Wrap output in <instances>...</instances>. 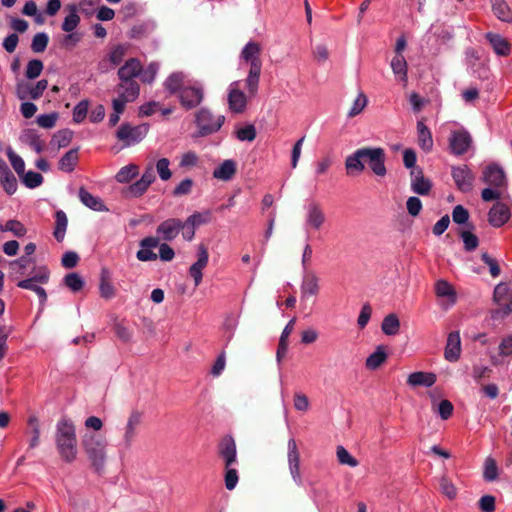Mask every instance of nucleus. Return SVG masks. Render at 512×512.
Wrapping results in <instances>:
<instances>
[{
	"label": "nucleus",
	"mask_w": 512,
	"mask_h": 512,
	"mask_svg": "<svg viewBox=\"0 0 512 512\" xmlns=\"http://www.w3.org/2000/svg\"><path fill=\"white\" fill-rule=\"evenodd\" d=\"M43 67L42 61L38 59L30 60L26 66L25 76L28 79L37 78L41 74Z\"/></svg>",
	"instance_id": "57"
},
{
	"label": "nucleus",
	"mask_w": 512,
	"mask_h": 512,
	"mask_svg": "<svg viewBox=\"0 0 512 512\" xmlns=\"http://www.w3.org/2000/svg\"><path fill=\"white\" fill-rule=\"evenodd\" d=\"M20 141L30 146L37 153H41L44 149V142L40 139V136L34 129L24 130L20 135Z\"/></svg>",
	"instance_id": "34"
},
{
	"label": "nucleus",
	"mask_w": 512,
	"mask_h": 512,
	"mask_svg": "<svg viewBox=\"0 0 512 512\" xmlns=\"http://www.w3.org/2000/svg\"><path fill=\"white\" fill-rule=\"evenodd\" d=\"M252 97L253 96L248 94L247 90L246 93L241 90L240 81L232 82L227 90V102L229 111L234 114L244 113L247 108L248 98Z\"/></svg>",
	"instance_id": "9"
},
{
	"label": "nucleus",
	"mask_w": 512,
	"mask_h": 512,
	"mask_svg": "<svg viewBox=\"0 0 512 512\" xmlns=\"http://www.w3.org/2000/svg\"><path fill=\"white\" fill-rule=\"evenodd\" d=\"M159 66L156 63H151L145 70L142 69L140 73L141 81L144 83H152L157 75Z\"/></svg>",
	"instance_id": "63"
},
{
	"label": "nucleus",
	"mask_w": 512,
	"mask_h": 512,
	"mask_svg": "<svg viewBox=\"0 0 512 512\" xmlns=\"http://www.w3.org/2000/svg\"><path fill=\"white\" fill-rule=\"evenodd\" d=\"M211 219V212L205 211V212H195L192 215H190L183 224H185V228L188 226H191L193 228L200 226L202 224L208 223Z\"/></svg>",
	"instance_id": "44"
},
{
	"label": "nucleus",
	"mask_w": 512,
	"mask_h": 512,
	"mask_svg": "<svg viewBox=\"0 0 512 512\" xmlns=\"http://www.w3.org/2000/svg\"><path fill=\"white\" fill-rule=\"evenodd\" d=\"M55 443L61 459L67 463L76 460L77 436L76 428L72 420L61 418L56 424Z\"/></svg>",
	"instance_id": "3"
},
{
	"label": "nucleus",
	"mask_w": 512,
	"mask_h": 512,
	"mask_svg": "<svg viewBox=\"0 0 512 512\" xmlns=\"http://www.w3.org/2000/svg\"><path fill=\"white\" fill-rule=\"evenodd\" d=\"M159 237L149 236L140 241L141 249L137 252L136 257L138 260L147 262L155 261L157 254L152 251L153 248L158 247Z\"/></svg>",
	"instance_id": "23"
},
{
	"label": "nucleus",
	"mask_w": 512,
	"mask_h": 512,
	"mask_svg": "<svg viewBox=\"0 0 512 512\" xmlns=\"http://www.w3.org/2000/svg\"><path fill=\"white\" fill-rule=\"evenodd\" d=\"M482 180L489 186L500 189L507 184L505 173L497 164H490L483 170Z\"/></svg>",
	"instance_id": "16"
},
{
	"label": "nucleus",
	"mask_w": 512,
	"mask_h": 512,
	"mask_svg": "<svg viewBox=\"0 0 512 512\" xmlns=\"http://www.w3.org/2000/svg\"><path fill=\"white\" fill-rule=\"evenodd\" d=\"M367 163L377 176H385V151L381 147H362L355 150L345 159V169L348 176H358L365 170Z\"/></svg>",
	"instance_id": "1"
},
{
	"label": "nucleus",
	"mask_w": 512,
	"mask_h": 512,
	"mask_svg": "<svg viewBox=\"0 0 512 512\" xmlns=\"http://www.w3.org/2000/svg\"><path fill=\"white\" fill-rule=\"evenodd\" d=\"M148 188L149 186L139 179L135 183L128 186L124 190V194L127 197L137 198L142 196L147 191Z\"/></svg>",
	"instance_id": "48"
},
{
	"label": "nucleus",
	"mask_w": 512,
	"mask_h": 512,
	"mask_svg": "<svg viewBox=\"0 0 512 512\" xmlns=\"http://www.w3.org/2000/svg\"><path fill=\"white\" fill-rule=\"evenodd\" d=\"M0 185L4 189V191L13 195L18 187L17 179L14 174L11 172L7 163L0 157Z\"/></svg>",
	"instance_id": "24"
},
{
	"label": "nucleus",
	"mask_w": 512,
	"mask_h": 512,
	"mask_svg": "<svg viewBox=\"0 0 512 512\" xmlns=\"http://www.w3.org/2000/svg\"><path fill=\"white\" fill-rule=\"evenodd\" d=\"M7 156L15 172L19 176H22L25 172L24 160L19 155H17L12 149L7 150Z\"/></svg>",
	"instance_id": "54"
},
{
	"label": "nucleus",
	"mask_w": 512,
	"mask_h": 512,
	"mask_svg": "<svg viewBox=\"0 0 512 512\" xmlns=\"http://www.w3.org/2000/svg\"><path fill=\"white\" fill-rule=\"evenodd\" d=\"M148 126L145 124L131 126L123 124L117 130L116 136L125 146H131L139 143L148 133Z\"/></svg>",
	"instance_id": "11"
},
{
	"label": "nucleus",
	"mask_w": 512,
	"mask_h": 512,
	"mask_svg": "<svg viewBox=\"0 0 512 512\" xmlns=\"http://www.w3.org/2000/svg\"><path fill=\"white\" fill-rule=\"evenodd\" d=\"M510 218L508 206L502 202H497L492 206L488 213V221L493 227L503 226Z\"/></svg>",
	"instance_id": "20"
},
{
	"label": "nucleus",
	"mask_w": 512,
	"mask_h": 512,
	"mask_svg": "<svg viewBox=\"0 0 512 512\" xmlns=\"http://www.w3.org/2000/svg\"><path fill=\"white\" fill-rule=\"evenodd\" d=\"M178 99L186 110L194 109L204 100V88L200 83H190L181 89Z\"/></svg>",
	"instance_id": "10"
},
{
	"label": "nucleus",
	"mask_w": 512,
	"mask_h": 512,
	"mask_svg": "<svg viewBox=\"0 0 512 512\" xmlns=\"http://www.w3.org/2000/svg\"><path fill=\"white\" fill-rule=\"evenodd\" d=\"M139 168L135 164L122 167L116 174L115 179L119 183H128L138 175Z\"/></svg>",
	"instance_id": "43"
},
{
	"label": "nucleus",
	"mask_w": 512,
	"mask_h": 512,
	"mask_svg": "<svg viewBox=\"0 0 512 512\" xmlns=\"http://www.w3.org/2000/svg\"><path fill=\"white\" fill-rule=\"evenodd\" d=\"M38 283L33 281V280H30V279H24V280H21L18 282V287L22 288V289H27V290H32L34 291L38 297L40 298V302L42 304H44L47 300V294H46V291L40 287L39 285H37Z\"/></svg>",
	"instance_id": "45"
},
{
	"label": "nucleus",
	"mask_w": 512,
	"mask_h": 512,
	"mask_svg": "<svg viewBox=\"0 0 512 512\" xmlns=\"http://www.w3.org/2000/svg\"><path fill=\"white\" fill-rule=\"evenodd\" d=\"M142 417V412L138 410H133L128 415L118 442V447L121 450L127 451L130 450L131 447L133 446L139 434V428L142 423Z\"/></svg>",
	"instance_id": "6"
},
{
	"label": "nucleus",
	"mask_w": 512,
	"mask_h": 512,
	"mask_svg": "<svg viewBox=\"0 0 512 512\" xmlns=\"http://www.w3.org/2000/svg\"><path fill=\"white\" fill-rule=\"evenodd\" d=\"M261 52V45L257 42L250 41L243 47L240 54L243 64L248 66L245 88L250 96H256L258 92L262 70Z\"/></svg>",
	"instance_id": "2"
},
{
	"label": "nucleus",
	"mask_w": 512,
	"mask_h": 512,
	"mask_svg": "<svg viewBox=\"0 0 512 512\" xmlns=\"http://www.w3.org/2000/svg\"><path fill=\"white\" fill-rule=\"evenodd\" d=\"M218 453L224 463V467L235 466L238 463L236 443L231 436H225L221 440L218 446Z\"/></svg>",
	"instance_id": "15"
},
{
	"label": "nucleus",
	"mask_w": 512,
	"mask_h": 512,
	"mask_svg": "<svg viewBox=\"0 0 512 512\" xmlns=\"http://www.w3.org/2000/svg\"><path fill=\"white\" fill-rule=\"evenodd\" d=\"M437 297L443 299L447 306H453L457 300V293L454 287L446 280L440 279L435 283Z\"/></svg>",
	"instance_id": "26"
},
{
	"label": "nucleus",
	"mask_w": 512,
	"mask_h": 512,
	"mask_svg": "<svg viewBox=\"0 0 512 512\" xmlns=\"http://www.w3.org/2000/svg\"><path fill=\"white\" fill-rule=\"evenodd\" d=\"M235 134L239 141L252 142L256 138V129L254 125L248 124L237 129Z\"/></svg>",
	"instance_id": "53"
},
{
	"label": "nucleus",
	"mask_w": 512,
	"mask_h": 512,
	"mask_svg": "<svg viewBox=\"0 0 512 512\" xmlns=\"http://www.w3.org/2000/svg\"><path fill=\"white\" fill-rule=\"evenodd\" d=\"M432 188V183L425 178L421 169L411 171V190L419 195H428Z\"/></svg>",
	"instance_id": "25"
},
{
	"label": "nucleus",
	"mask_w": 512,
	"mask_h": 512,
	"mask_svg": "<svg viewBox=\"0 0 512 512\" xmlns=\"http://www.w3.org/2000/svg\"><path fill=\"white\" fill-rule=\"evenodd\" d=\"M169 166L170 161L167 158L159 159L154 166V170L156 169L162 181H168L172 177V172Z\"/></svg>",
	"instance_id": "47"
},
{
	"label": "nucleus",
	"mask_w": 512,
	"mask_h": 512,
	"mask_svg": "<svg viewBox=\"0 0 512 512\" xmlns=\"http://www.w3.org/2000/svg\"><path fill=\"white\" fill-rule=\"evenodd\" d=\"M83 450L91 462V465L100 471L103 469L107 459V441L106 439L95 433H86L82 437Z\"/></svg>",
	"instance_id": "4"
},
{
	"label": "nucleus",
	"mask_w": 512,
	"mask_h": 512,
	"mask_svg": "<svg viewBox=\"0 0 512 512\" xmlns=\"http://www.w3.org/2000/svg\"><path fill=\"white\" fill-rule=\"evenodd\" d=\"M127 50H128L127 45L120 44V45L115 46L114 48L111 49V51L108 55L109 61L114 66L119 65L123 61L124 57L126 56Z\"/></svg>",
	"instance_id": "49"
},
{
	"label": "nucleus",
	"mask_w": 512,
	"mask_h": 512,
	"mask_svg": "<svg viewBox=\"0 0 512 512\" xmlns=\"http://www.w3.org/2000/svg\"><path fill=\"white\" fill-rule=\"evenodd\" d=\"M58 117L59 115L56 112L50 114H42L37 117L36 122L42 128L51 129L56 125Z\"/></svg>",
	"instance_id": "59"
},
{
	"label": "nucleus",
	"mask_w": 512,
	"mask_h": 512,
	"mask_svg": "<svg viewBox=\"0 0 512 512\" xmlns=\"http://www.w3.org/2000/svg\"><path fill=\"white\" fill-rule=\"evenodd\" d=\"M387 360V353L384 346H378L376 350L367 357L365 366L369 370H376Z\"/></svg>",
	"instance_id": "37"
},
{
	"label": "nucleus",
	"mask_w": 512,
	"mask_h": 512,
	"mask_svg": "<svg viewBox=\"0 0 512 512\" xmlns=\"http://www.w3.org/2000/svg\"><path fill=\"white\" fill-rule=\"evenodd\" d=\"M452 177L457 187L463 192H469L472 189L474 175L466 165L454 167Z\"/></svg>",
	"instance_id": "18"
},
{
	"label": "nucleus",
	"mask_w": 512,
	"mask_h": 512,
	"mask_svg": "<svg viewBox=\"0 0 512 512\" xmlns=\"http://www.w3.org/2000/svg\"><path fill=\"white\" fill-rule=\"evenodd\" d=\"M367 104H368L367 96L362 91H359L357 93V96L354 99L348 113H347V116L349 118H353V117L359 115L360 113H362L364 111Z\"/></svg>",
	"instance_id": "42"
},
{
	"label": "nucleus",
	"mask_w": 512,
	"mask_h": 512,
	"mask_svg": "<svg viewBox=\"0 0 512 512\" xmlns=\"http://www.w3.org/2000/svg\"><path fill=\"white\" fill-rule=\"evenodd\" d=\"M181 229H185V224L180 219L169 218L161 222L157 227V234L165 241L174 240Z\"/></svg>",
	"instance_id": "17"
},
{
	"label": "nucleus",
	"mask_w": 512,
	"mask_h": 512,
	"mask_svg": "<svg viewBox=\"0 0 512 512\" xmlns=\"http://www.w3.org/2000/svg\"><path fill=\"white\" fill-rule=\"evenodd\" d=\"M301 297L316 296L320 291V278L314 271L305 272L302 278Z\"/></svg>",
	"instance_id": "19"
},
{
	"label": "nucleus",
	"mask_w": 512,
	"mask_h": 512,
	"mask_svg": "<svg viewBox=\"0 0 512 512\" xmlns=\"http://www.w3.org/2000/svg\"><path fill=\"white\" fill-rule=\"evenodd\" d=\"M3 231L12 232L17 237H22L26 234V228L17 220H9L5 223Z\"/></svg>",
	"instance_id": "61"
},
{
	"label": "nucleus",
	"mask_w": 512,
	"mask_h": 512,
	"mask_svg": "<svg viewBox=\"0 0 512 512\" xmlns=\"http://www.w3.org/2000/svg\"><path fill=\"white\" fill-rule=\"evenodd\" d=\"M441 492L450 500H453L457 496V488L446 476L440 479Z\"/></svg>",
	"instance_id": "56"
},
{
	"label": "nucleus",
	"mask_w": 512,
	"mask_h": 512,
	"mask_svg": "<svg viewBox=\"0 0 512 512\" xmlns=\"http://www.w3.org/2000/svg\"><path fill=\"white\" fill-rule=\"evenodd\" d=\"M142 72V64L136 58H130L118 69V77L121 81L136 82L135 77Z\"/></svg>",
	"instance_id": "22"
},
{
	"label": "nucleus",
	"mask_w": 512,
	"mask_h": 512,
	"mask_svg": "<svg viewBox=\"0 0 512 512\" xmlns=\"http://www.w3.org/2000/svg\"><path fill=\"white\" fill-rule=\"evenodd\" d=\"M406 208L412 217H416L419 215L421 209H422V202L421 200L416 196H411L406 201Z\"/></svg>",
	"instance_id": "64"
},
{
	"label": "nucleus",
	"mask_w": 512,
	"mask_h": 512,
	"mask_svg": "<svg viewBox=\"0 0 512 512\" xmlns=\"http://www.w3.org/2000/svg\"><path fill=\"white\" fill-rule=\"evenodd\" d=\"M461 355V338L458 331L449 333L446 341L444 357L449 362H456Z\"/></svg>",
	"instance_id": "21"
},
{
	"label": "nucleus",
	"mask_w": 512,
	"mask_h": 512,
	"mask_svg": "<svg viewBox=\"0 0 512 512\" xmlns=\"http://www.w3.org/2000/svg\"><path fill=\"white\" fill-rule=\"evenodd\" d=\"M66 33L61 39V46L66 49H72L81 41V35L77 32Z\"/></svg>",
	"instance_id": "62"
},
{
	"label": "nucleus",
	"mask_w": 512,
	"mask_h": 512,
	"mask_svg": "<svg viewBox=\"0 0 512 512\" xmlns=\"http://www.w3.org/2000/svg\"><path fill=\"white\" fill-rule=\"evenodd\" d=\"M236 173L235 161L228 159L223 161L219 167L213 171V177L222 181H228L233 178Z\"/></svg>",
	"instance_id": "35"
},
{
	"label": "nucleus",
	"mask_w": 512,
	"mask_h": 512,
	"mask_svg": "<svg viewBox=\"0 0 512 512\" xmlns=\"http://www.w3.org/2000/svg\"><path fill=\"white\" fill-rule=\"evenodd\" d=\"M483 476L486 481H494L498 477L497 464L492 457L485 459Z\"/></svg>",
	"instance_id": "51"
},
{
	"label": "nucleus",
	"mask_w": 512,
	"mask_h": 512,
	"mask_svg": "<svg viewBox=\"0 0 512 512\" xmlns=\"http://www.w3.org/2000/svg\"><path fill=\"white\" fill-rule=\"evenodd\" d=\"M238 472L234 466L225 467V487L233 490L238 483Z\"/></svg>",
	"instance_id": "60"
},
{
	"label": "nucleus",
	"mask_w": 512,
	"mask_h": 512,
	"mask_svg": "<svg viewBox=\"0 0 512 512\" xmlns=\"http://www.w3.org/2000/svg\"><path fill=\"white\" fill-rule=\"evenodd\" d=\"M396 79L406 86L408 82V65L403 55L394 56L390 63Z\"/></svg>",
	"instance_id": "29"
},
{
	"label": "nucleus",
	"mask_w": 512,
	"mask_h": 512,
	"mask_svg": "<svg viewBox=\"0 0 512 512\" xmlns=\"http://www.w3.org/2000/svg\"><path fill=\"white\" fill-rule=\"evenodd\" d=\"M512 289L505 283H499L494 289V301L498 304H502L504 301H508L509 295Z\"/></svg>",
	"instance_id": "58"
},
{
	"label": "nucleus",
	"mask_w": 512,
	"mask_h": 512,
	"mask_svg": "<svg viewBox=\"0 0 512 512\" xmlns=\"http://www.w3.org/2000/svg\"><path fill=\"white\" fill-rule=\"evenodd\" d=\"M48 41H49V38L46 33H44V32L37 33L32 39L31 49L35 53H41L46 49V47L48 45Z\"/></svg>",
	"instance_id": "55"
},
{
	"label": "nucleus",
	"mask_w": 512,
	"mask_h": 512,
	"mask_svg": "<svg viewBox=\"0 0 512 512\" xmlns=\"http://www.w3.org/2000/svg\"><path fill=\"white\" fill-rule=\"evenodd\" d=\"M287 460L292 479L296 484H301L300 453L294 438H290L287 442Z\"/></svg>",
	"instance_id": "13"
},
{
	"label": "nucleus",
	"mask_w": 512,
	"mask_h": 512,
	"mask_svg": "<svg viewBox=\"0 0 512 512\" xmlns=\"http://www.w3.org/2000/svg\"><path fill=\"white\" fill-rule=\"evenodd\" d=\"M486 38L491 44L494 52L499 56H507L510 52L509 42L499 34L487 33Z\"/></svg>",
	"instance_id": "32"
},
{
	"label": "nucleus",
	"mask_w": 512,
	"mask_h": 512,
	"mask_svg": "<svg viewBox=\"0 0 512 512\" xmlns=\"http://www.w3.org/2000/svg\"><path fill=\"white\" fill-rule=\"evenodd\" d=\"M68 14L64 18L61 29L64 32H74L80 24V16L78 15V6L76 4H69L66 6Z\"/></svg>",
	"instance_id": "30"
},
{
	"label": "nucleus",
	"mask_w": 512,
	"mask_h": 512,
	"mask_svg": "<svg viewBox=\"0 0 512 512\" xmlns=\"http://www.w3.org/2000/svg\"><path fill=\"white\" fill-rule=\"evenodd\" d=\"M117 96L112 100L113 110L124 111L127 103L137 99L140 87L137 82L121 81L115 89Z\"/></svg>",
	"instance_id": "8"
},
{
	"label": "nucleus",
	"mask_w": 512,
	"mask_h": 512,
	"mask_svg": "<svg viewBox=\"0 0 512 512\" xmlns=\"http://www.w3.org/2000/svg\"><path fill=\"white\" fill-rule=\"evenodd\" d=\"M225 122L224 115H214L208 108H201L195 114L198 136L205 137L216 133Z\"/></svg>",
	"instance_id": "5"
},
{
	"label": "nucleus",
	"mask_w": 512,
	"mask_h": 512,
	"mask_svg": "<svg viewBox=\"0 0 512 512\" xmlns=\"http://www.w3.org/2000/svg\"><path fill=\"white\" fill-rule=\"evenodd\" d=\"M190 83L183 72H174L167 77L163 85L170 94L178 95L181 89Z\"/></svg>",
	"instance_id": "27"
},
{
	"label": "nucleus",
	"mask_w": 512,
	"mask_h": 512,
	"mask_svg": "<svg viewBox=\"0 0 512 512\" xmlns=\"http://www.w3.org/2000/svg\"><path fill=\"white\" fill-rule=\"evenodd\" d=\"M68 225V219L66 214L62 210H58L55 213V229H54V237L57 241L61 242L66 233Z\"/></svg>",
	"instance_id": "40"
},
{
	"label": "nucleus",
	"mask_w": 512,
	"mask_h": 512,
	"mask_svg": "<svg viewBox=\"0 0 512 512\" xmlns=\"http://www.w3.org/2000/svg\"><path fill=\"white\" fill-rule=\"evenodd\" d=\"M472 138L465 129L453 130L449 137L451 152L455 155H462L468 151Z\"/></svg>",
	"instance_id": "14"
},
{
	"label": "nucleus",
	"mask_w": 512,
	"mask_h": 512,
	"mask_svg": "<svg viewBox=\"0 0 512 512\" xmlns=\"http://www.w3.org/2000/svg\"><path fill=\"white\" fill-rule=\"evenodd\" d=\"M495 16L504 22L512 21V12L504 0H490Z\"/></svg>",
	"instance_id": "38"
},
{
	"label": "nucleus",
	"mask_w": 512,
	"mask_h": 512,
	"mask_svg": "<svg viewBox=\"0 0 512 512\" xmlns=\"http://www.w3.org/2000/svg\"><path fill=\"white\" fill-rule=\"evenodd\" d=\"M78 162V150L71 149L66 152L59 161V169L64 172H71L74 170Z\"/></svg>",
	"instance_id": "41"
},
{
	"label": "nucleus",
	"mask_w": 512,
	"mask_h": 512,
	"mask_svg": "<svg viewBox=\"0 0 512 512\" xmlns=\"http://www.w3.org/2000/svg\"><path fill=\"white\" fill-rule=\"evenodd\" d=\"M327 222L322 204L311 200L304 205V226L307 231H320Z\"/></svg>",
	"instance_id": "7"
},
{
	"label": "nucleus",
	"mask_w": 512,
	"mask_h": 512,
	"mask_svg": "<svg viewBox=\"0 0 512 512\" xmlns=\"http://www.w3.org/2000/svg\"><path fill=\"white\" fill-rule=\"evenodd\" d=\"M208 261V248L201 243L197 246V260L189 268V275L193 279L195 287L202 282L203 270L207 267Z\"/></svg>",
	"instance_id": "12"
},
{
	"label": "nucleus",
	"mask_w": 512,
	"mask_h": 512,
	"mask_svg": "<svg viewBox=\"0 0 512 512\" xmlns=\"http://www.w3.org/2000/svg\"><path fill=\"white\" fill-rule=\"evenodd\" d=\"M436 382V375L428 372H414L407 378V383L412 386L431 387Z\"/></svg>",
	"instance_id": "31"
},
{
	"label": "nucleus",
	"mask_w": 512,
	"mask_h": 512,
	"mask_svg": "<svg viewBox=\"0 0 512 512\" xmlns=\"http://www.w3.org/2000/svg\"><path fill=\"white\" fill-rule=\"evenodd\" d=\"M20 177L22 178L24 185L31 189L40 186L43 182V176L40 173L34 171H28L26 173L24 172V174Z\"/></svg>",
	"instance_id": "50"
},
{
	"label": "nucleus",
	"mask_w": 512,
	"mask_h": 512,
	"mask_svg": "<svg viewBox=\"0 0 512 512\" xmlns=\"http://www.w3.org/2000/svg\"><path fill=\"white\" fill-rule=\"evenodd\" d=\"M99 293L103 299L110 300L115 297L116 291L111 280V273L107 268L100 272Z\"/></svg>",
	"instance_id": "28"
},
{
	"label": "nucleus",
	"mask_w": 512,
	"mask_h": 512,
	"mask_svg": "<svg viewBox=\"0 0 512 512\" xmlns=\"http://www.w3.org/2000/svg\"><path fill=\"white\" fill-rule=\"evenodd\" d=\"M337 460L341 465H347L350 467L358 466L359 462L354 458L349 451L343 446H338L336 449Z\"/></svg>",
	"instance_id": "46"
},
{
	"label": "nucleus",
	"mask_w": 512,
	"mask_h": 512,
	"mask_svg": "<svg viewBox=\"0 0 512 512\" xmlns=\"http://www.w3.org/2000/svg\"><path fill=\"white\" fill-rule=\"evenodd\" d=\"M64 284L73 292L80 291L84 286V280L77 273H69L64 277Z\"/></svg>",
	"instance_id": "52"
},
{
	"label": "nucleus",
	"mask_w": 512,
	"mask_h": 512,
	"mask_svg": "<svg viewBox=\"0 0 512 512\" xmlns=\"http://www.w3.org/2000/svg\"><path fill=\"white\" fill-rule=\"evenodd\" d=\"M418 144L426 152H430L433 148V138L429 128L423 121L417 122Z\"/></svg>",
	"instance_id": "36"
},
{
	"label": "nucleus",
	"mask_w": 512,
	"mask_h": 512,
	"mask_svg": "<svg viewBox=\"0 0 512 512\" xmlns=\"http://www.w3.org/2000/svg\"><path fill=\"white\" fill-rule=\"evenodd\" d=\"M381 329L385 335H397L400 330V321L397 315L393 313L387 315L382 321Z\"/></svg>",
	"instance_id": "39"
},
{
	"label": "nucleus",
	"mask_w": 512,
	"mask_h": 512,
	"mask_svg": "<svg viewBox=\"0 0 512 512\" xmlns=\"http://www.w3.org/2000/svg\"><path fill=\"white\" fill-rule=\"evenodd\" d=\"M79 199L86 207L94 211L108 210L104 205L103 201L99 197L92 195L83 187L79 189Z\"/></svg>",
	"instance_id": "33"
}]
</instances>
